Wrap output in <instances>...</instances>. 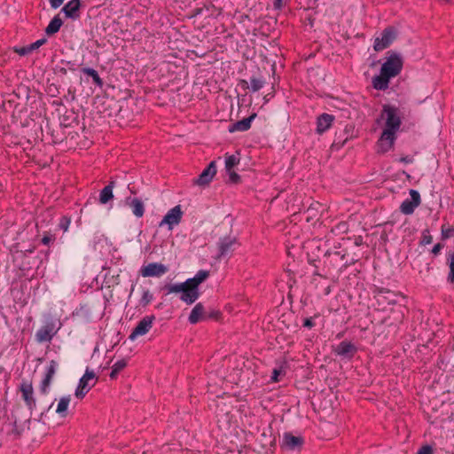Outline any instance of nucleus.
<instances>
[{"label":"nucleus","instance_id":"32","mask_svg":"<svg viewBox=\"0 0 454 454\" xmlns=\"http://www.w3.org/2000/svg\"><path fill=\"white\" fill-rule=\"evenodd\" d=\"M83 74L90 76L92 78V81H93V83L95 85H97L98 87L99 88H102L103 85H104V82L103 80L100 78V76L98 75V73L91 68V67H83L82 68L81 70Z\"/></svg>","mask_w":454,"mask_h":454},{"label":"nucleus","instance_id":"48","mask_svg":"<svg viewBox=\"0 0 454 454\" xmlns=\"http://www.w3.org/2000/svg\"><path fill=\"white\" fill-rule=\"evenodd\" d=\"M62 65H65V67L71 70L75 71L77 69L78 65L75 63V61H69V60H61L60 62Z\"/></svg>","mask_w":454,"mask_h":454},{"label":"nucleus","instance_id":"53","mask_svg":"<svg viewBox=\"0 0 454 454\" xmlns=\"http://www.w3.org/2000/svg\"><path fill=\"white\" fill-rule=\"evenodd\" d=\"M55 71L56 73L61 74L62 75H66L67 74V68L66 67L57 66Z\"/></svg>","mask_w":454,"mask_h":454},{"label":"nucleus","instance_id":"47","mask_svg":"<svg viewBox=\"0 0 454 454\" xmlns=\"http://www.w3.org/2000/svg\"><path fill=\"white\" fill-rule=\"evenodd\" d=\"M354 126L353 125H346L344 129L340 131L344 137L348 136V139L353 137Z\"/></svg>","mask_w":454,"mask_h":454},{"label":"nucleus","instance_id":"44","mask_svg":"<svg viewBox=\"0 0 454 454\" xmlns=\"http://www.w3.org/2000/svg\"><path fill=\"white\" fill-rule=\"evenodd\" d=\"M229 175V180L231 184H239L241 181L240 176L233 170L227 171Z\"/></svg>","mask_w":454,"mask_h":454},{"label":"nucleus","instance_id":"11","mask_svg":"<svg viewBox=\"0 0 454 454\" xmlns=\"http://www.w3.org/2000/svg\"><path fill=\"white\" fill-rule=\"evenodd\" d=\"M411 199L403 200L400 206V211L404 215H411L415 208L420 205V194L416 190H410Z\"/></svg>","mask_w":454,"mask_h":454},{"label":"nucleus","instance_id":"15","mask_svg":"<svg viewBox=\"0 0 454 454\" xmlns=\"http://www.w3.org/2000/svg\"><path fill=\"white\" fill-rule=\"evenodd\" d=\"M168 271V268L160 262H151L140 270V274L145 277H160Z\"/></svg>","mask_w":454,"mask_h":454},{"label":"nucleus","instance_id":"28","mask_svg":"<svg viewBox=\"0 0 454 454\" xmlns=\"http://www.w3.org/2000/svg\"><path fill=\"white\" fill-rule=\"evenodd\" d=\"M395 139H396V136L395 134H394L393 139H390V137L385 138L383 136V132H382L380 137L379 138V140L377 142L378 152L385 153L387 151H389L393 147Z\"/></svg>","mask_w":454,"mask_h":454},{"label":"nucleus","instance_id":"38","mask_svg":"<svg viewBox=\"0 0 454 454\" xmlns=\"http://www.w3.org/2000/svg\"><path fill=\"white\" fill-rule=\"evenodd\" d=\"M71 223V218L67 215H64L60 218L58 227L63 231H67Z\"/></svg>","mask_w":454,"mask_h":454},{"label":"nucleus","instance_id":"21","mask_svg":"<svg viewBox=\"0 0 454 454\" xmlns=\"http://www.w3.org/2000/svg\"><path fill=\"white\" fill-rule=\"evenodd\" d=\"M257 114L253 113L248 117L244 118L240 121H236L235 123L229 126L228 130L230 133H233L236 131H247L251 128L252 121L256 118Z\"/></svg>","mask_w":454,"mask_h":454},{"label":"nucleus","instance_id":"62","mask_svg":"<svg viewBox=\"0 0 454 454\" xmlns=\"http://www.w3.org/2000/svg\"><path fill=\"white\" fill-rule=\"evenodd\" d=\"M325 256H328L330 255V252L329 251H326L325 254Z\"/></svg>","mask_w":454,"mask_h":454},{"label":"nucleus","instance_id":"24","mask_svg":"<svg viewBox=\"0 0 454 454\" xmlns=\"http://www.w3.org/2000/svg\"><path fill=\"white\" fill-rule=\"evenodd\" d=\"M206 309L201 302L197 303L192 309L188 321L192 325H196L201 320H205Z\"/></svg>","mask_w":454,"mask_h":454},{"label":"nucleus","instance_id":"12","mask_svg":"<svg viewBox=\"0 0 454 454\" xmlns=\"http://www.w3.org/2000/svg\"><path fill=\"white\" fill-rule=\"evenodd\" d=\"M58 366H59V364L55 360H51L49 364L46 366L44 378L43 379V380L40 384V392L43 395L48 394L49 387H50L52 379L56 373Z\"/></svg>","mask_w":454,"mask_h":454},{"label":"nucleus","instance_id":"59","mask_svg":"<svg viewBox=\"0 0 454 454\" xmlns=\"http://www.w3.org/2000/svg\"><path fill=\"white\" fill-rule=\"evenodd\" d=\"M201 12H202V9L197 8L194 10V15H199L201 13Z\"/></svg>","mask_w":454,"mask_h":454},{"label":"nucleus","instance_id":"18","mask_svg":"<svg viewBox=\"0 0 454 454\" xmlns=\"http://www.w3.org/2000/svg\"><path fill=\"white\" fill-rule=\"evenodd\" d=\"M265 80L262 77L253 76L250 78V85L248 82L245 79H240L239 81V86L244 90L247 91L250 89L253 92H256L260 90L265 84Z\"/></svg>","mask_w":454,"mask_h":454},{"label":"nucleus","instance_id":"61","mask_svg":"<svg viewBox=\"0 0 454 454\" xmlns=\"http://www.w3.org/2000/svg\"><path fill=\"white\" fill-rule=\"evenodd\" d=\"M315 262H316L315 260H309V264H311V265H313L314 267L317 268V266L315 264Z\"/></svg>","mask_w":454,"mask_h":454},{"label":"nucleus","instance_id":"46","mask_svg":"<svg viewBox=\"0 0 454 454\" xmlns=\"http://www.w3.org/2000/svg\"><path fill=\"white\" fill-rule=\"evenodd\" d=\"M416 454H434L432 446L426 444L419 449Z\"/></svg>","mask_w":454,"mask_h":454},{"label":"nucleus","instance_id":"45","mask_svg":"<svg viewBox=\"0 0 454 454\" xmlns=\"http://www.w3.org/2000/svg\"><path fill=\"white\" fill-rule=\"evenodd\" d=\"M221 317V312L219 310L211 309L210 311L207 312L205 314V320L206 319H215L218 320Z\"/></svg>","mask_w":454,"mask_h":454},{"label":"nucleus","instance_id":"43","mask_svg":"<svg viewBox=\"0 0 454 454\" xmlns=\"http://www.w3.org/2000/svg\"><path fill=\"white\" fill-rule=\"evenodd\" d=\"M442 236L443 239H450L454 236V227L450 226L445 228L444 225L442 227Z\"/></svg>","mask_w":454,"mask_h":454},{"label":"nucleus","instance_id":"56","mask_svg":"<svg viewBox=\"0 0 454 454\" xmlns=\"http://www.w3.org/2000/svg\"><path fill=\"white\" fill-rule=\"evenodd\" d=\"M399 160L403 163L409 164L413 161V158L407 155V156H403V157L400 158Z\"/></svg>","mask_w":454,"mask_h":454},{"label":"nucleus","instance_id":"41","mask_svg":"<svg viewBox=\"0 0 454 454\" xmlns=\"http://www.w3.org/2000/svg\"><path fill=\"white\" fill-rule=\"evenodd\" d=\"M56 237L54 234H51L50 232H44L41 239V243L45 246H50V244L53 243Z\"/></svg>","mask_w":454,"mask_h":454},{"label":"nucleus","instance_id":"58","mask_svg":"<svg viewBox=\"0 0 454 454\" xmlns=\"http://www.w3.org/2000/svg\"><path fill=\"white\" fill-rule=\"evenodd\" d=\"M68 96H71V99L74 100L75 95L74 91H71V90H68Z\"/></svg>","mask_w":454,"mask_h":454},{"label":"nucleus","instance_id":"33","mask_svg":"<svg viewBox=\"0 0 454 454\" xmlns=\"http://www.w3.org/2000/svg\"><path fill=\"white\" fill-rule=\"evenodd\" d=\"M348 140V136H346L344 137L342 135V133H338L336 132L335 133V138L331 145V148L333 150H340V148H342L344 146V145L346 144V142Z\"/></svg>","mask_w":454,"mask_h":454},{"label":"nucleus","instance_id":"23","mask_svg":"<svg viewBox=\"0 0 454 454\" xmlns=\"http://www.w3.org/2000/svg\"><path fill=\"white\" fill-rule=\"evenodd\" d=\"M22 398L27 406L32 410L35 406V399L34 398V390L31 383L23 382L20 385Z\"/></svg>","mask_w":454,"mask_h":454},{"label":"nucleus","instance_id":"60","mask_svg":"<svg viewBox=\"0 0 454 454\" xmlns=\"http://www.w3.org/2000/svg\"><path fill=\"white\" fill-rule=\"evenodd\" d=\"M313 275H314V276L323 277V276L318 272V270H316L313 272Z\"/></svg>","mask_w":454,"mask_h":454},{"label":"nucleus","instance_id":"6","mask_svg":"<svg viewBox=\"0 0 454 454\" xmlns=\"http://www.w3.org/2000/svg\"><path fill=\"white\" fill-rule=\"evenodd\" d=\"M209 277V271L206 270H199L193 278L186 279V284L189 286L188 292L185 296L194 298L195 301L199 299L200 293L199 286L203 283Z\"/></svg>","mask_w":454,"mask_h":454},{"label":"nucleus","instance_id":"36","mask_svg":"<svg viewBox=\"0 0 454 454\" xmlns=\"http://www.w3.org/2000/svg\"><path fill=\"white\" fill-rule=\"evenodd\" d=\"M239 160H240V159L234 154L226 156V158H225L226 171L232 170V168L239 163Z\"/></svg>","mask_w":454,"mask_h":454},{"label":"nucleus","instance_id":"10","mask_svg":"<svg viewBox=\"0 0 454 454\" xmlns=\"http://www.w3.org/2000/svg\"><path fill=\"white\" fill-rule=\"evenodd\" d=\"M82 2L81 0H70L60 10L66 19L76 20L81 17V8Z\"/></svg>","mask_w":454,"mask_h":454},{"label":"nucleus","instance_id":"63","mask_svg":"<svg viewBox=\"0 0 454 454\" xmlns=\"http://www.w3.org/2000/svg\"><path fill=\"white\" fill-rule=\"evenodd\" d=\"M453 349H454V346H453Z\"/></svg>","mask_w":454,"mask_h":454},{"label":"nucleus","instance_id":"55","mask_svg":"<svg viewBox=\"0 0 454 454\" xmlns=\"http://www.w3.org/2000/svg\"><path fill=\"white\" fill-rule=\"evenodd\" d=\"M283 5H284L283 0H274L273 1V6H274V9H276V10L282 9Z\"/></svg>","mask_w":454,"mask_h":454},{"label":"nucleus","instance_id":"30","mask_svg":"<svg viewBox=\"0 0 454 454\" xmlns=\"http://www.w3.org/2000/svg\"><path fill=\"white\" fill-rule=\"evenodd\" d=\"M413 269H418L419 273L421 278H426L429 275L431 267L429 262H425L423 264V260L420 257H418L414 260Z\"/></svg>","mask_w":454,"mask_h":454},{"label":"nucleus","instance_id":"37","mask_svg":"<svg viewBox=\"0 0 454 454\" xmlns=\"http://www.w3.org/2000/svg\"><path fill=\"white\" fill-rule=\"evenodd\" d=\"M153 299V294L150 292V290L145 289L143 291L142 297L139 301V304L142 307H146Z\"/></svg>","mask_w":454,"mask_h":454},{"label":"nucleus","instance_id":"5","mask_svg":"<svg viewBox=\"0 0 454 454\" xmlns=\"http://www.w3.org/2000/svg\"><path fill=\"white\" fill-rule=\"evenodd\" d=\"M239 246V240L234 236H225L219 239L217 243L218 253L216 260L230 258L236 247Z\"/></svg>","mask_w":454,"mask_h":454},{"label":"nucleus","instance_id":"22","mask_svg":"<svg viewBox=\"0 0 454 454\" xmlns=\"http://www.w3.org/2000/svg\"><path fill=\"white\" fill-rule=\"evenodd\" d=\"M125 204L131 209L136 217L140 218L144 215L145 205L140 199L136 197H127L125 199Z\"/></svg>","mask_w":454,"mask_h":454},{"label":"nucleus","instance_id":"39","mask_svg":"<svg viewBox=\"0 0 454 454\" xmlns=\"http://www.w3.org/2000/svg\"><path fill=\"white\" fill-rule=\"evenodd\" d=\"M432 241H433V237L431 236L429 230L425 229L422 231V237H421V240L419 242L420 245H422V246L428 245V244H431Z\"/></svg>","mask_w":454,"mask_h":454},{"label":"nucleus","instance_id":"34","mask_svg":"<svg viewBox=\"0 0 454 454\" xmlns=\"http://www.w3.org/2000/svg\"><path fill=\"white\" fill-rule=\"evenodd\" d=\"M447 264L450 267V272L447 278L448 282L454 283V252L449 251L446 254Z\"/></svg>","mask_w":454,"mask_h":454},{"label":"nucleus","instance_id":"51","mask_svg":"<svg viewBox=\"0 0 454 454\" xmlns=\"http://www.w3.org/2000/svg\"><path fill=\"white\" fill-rule=\"evenodd\" d=\"M302 325L309 329L312 328L315 325V323L313 322V317L304 318Z\"/></svg>","mask_w":454,"mask_h":454},{"label":"nucleus","instance_id":"52","mask_svg":"<svg viewBox=\"0 0 454 454\" xmlns=\"http://www.w3.org/2000/svg\"><path fill=\"white\" fill-rule=\"evenodd\" d=\"M65 0H49L50 5L52 9H58L62 5Z\"/></svg>","mask_w":454,"mask_h":454},{"label":"nucleus","instance_id":"50","mask_svg":"<svg viewBox=\"0 0 454 454\" xmlns=\"http://www.w3.org/2000/svg\"><path fill=\"white\" fill-rule=\"evenodd\" d=\"M47 92L51 97H56L59 93V88L55 84H51L47 88Z\"/></svg>","mask_w":454,"mask_h":454},{"label":"nucleus","instance_id":"19","mask_svg":"<svg viewBox=\"0 0 454 454\" xmlns=\"http://www.w3.org/2000/svg\"><path fill=\"white\" fill-rule=\"evenodd\" d=\"M283 444L291 450H300L304 444V439L301 436H295L292 433H285L283 435Z\"/></svg>","mask_w":454,"mask_h":454},{"label":"nucleus","instance_id":"17","mask_svg":"<svg viewBox=\"0 0 454 454\" xmlns=\"http://www.w3.org/2000/svg\"><path fill=\"white\" fill-rule=\"evenodd\" d=\"M372 293L374 297L378 299V301H385L387 304L396 303L395 298L397 294L387 288L375 286Z\"/></svg>","mask_w":454,"mask_h":454},{"label":"nucleus","instance_id":"4","mask_svg":"<svg viewBox=\"0 0 454 454\" xmlns=\"http://www.w3.org/2000/svg\"><path fill=\"white\" fill-rule=\"evenodd\" d=\"M398 36V30L393 27L388 26L385 27L380 37H376L374 39L373 49L375 51H381L387 48H388Z\"/></svg>","mask_w":454,"mask_h":454},{"label":"nucleus","instance_id":"29","mask_svg":"<svg viewBox=\"0 0 454 454\" xmlns=\"http://www.w3.org/2000/svg\"><path fill=\"white\" fill-rule=\"evenodd\" d=\"M74 122H78V114L74 110L66 111L60 117V125L66 128L72 126Z\"/></svg>","mask_w":454,"mask_h":454},{"label":"nucleus","instance_id":"9","mask_svg":"<svg viewBox=\"0 0 454 454\" xmlns=\"http://www.w3.org/2000/svg\"><path fill=\"white\" fill-rule=\"evenodd\" d=\"M154 320L155 317L153 315L143 317L137 323V326L132 330L131 333L129 336V339L130 340H135L138 336H142L147 333L149 330L152 328Z\"/></svg>","mask_w":454,"mask_h":454},{"label":"nucleus","instance_id":"27","mask_svg":"<svg viewBox=\"0 0 454 454\" xmlns=\"http://www.w3.org/2000/svg\"><path fill=\"white\" fill-rule=\"evenodd\" d=\"M115 186L114 180L110 181L109 184L105 186L99 193V202L101 204H106L114 199L113 189Z\"/></svg>","mask_w":454,"mask_h":454},{"label":"nucleus","instance_id":"1","mask_svg":"<svg viewBox=\"0 0 454 454\" xmlns=\"http://www.w3.org/2000/svg\"><path fill=\"white\" fill-rule=\"evenodd\" d=\"M387 60L380 67V73L372 78V86L378 90H386L389 86L391 78L397 76L403 67V60L401 55L394 51L387 53Z\"/></svg>","mask_w":454,"mask_h":454},{"label":"nucleus","instance_id":"7","mask_svg":"<svg viewBox=\"0 0 454 454\" xmlns=\"http://www.w3.org/2000/svg\"><path fill=\"white\" fill-rule=\"evenodd\" d=\"M97 376L93 371L87 369L83 376L80 379L78 386L75 389V396L78 399H82L86 394L95 386L97 382Z\"/></svg>","mask_w":454,"mask_h":454},{"label":"nucleus","instance_id":"25","mask_svg":"<svg viewBox=\"0 0 454 454\" xmlns=\"http://www.w3.org/2000/svg\"><path fill=\"white\" fill-rule=\"evenodd\" d=\"M46 42H47L46 38H41L29 45L23 46V47H15L14 52H16L20 56H26V55L30 54L33 51H35L38 48H40L41 46H43V44H45Z\"/></svg>","mask_w":454,"mask_h":454},{"label":"nucleus","instance_id":"57","mask_svg":"<svg viewBox=\"0 0 454 454\" xmlns=\"http://www.w3.org/2000/svg\"><path fill=\"white\" fill-rule=\"evenodd\" d=\"M119 372H118V371H117L116 369H114V367H112V371H111V372H110V375H109V376H110V378H111L112 380L116 379V378H117V375L119 374Z\"/></svg>","mask_w":454,"mask_h":454},{"label":"nucleus","instance_id":"14","mask_svg":"<svg viewBox=\"0 0 454 454\" xmlns=\"http://www.w3.org/2000/svg\"><path fill=\"white\" fill-rule=\"evenodd\" d=\"M163 289L167 290L168 294L180 293L181 294L180 300L188 305H191L195 302V300L193 297L191 298V300H189L190 298L185 296L186 292H188V290H189V286L186 284V280L183 283H178V284H167L164 286Z\"/></svg>","mask_w":454,"mask_h":454},{"label":"nucleus","instance_id":"2","mask_svg":"<svg viewBox=\"0 0 454 454\" xmlns=\"http://www.w3.org/2000/svg\"><path fill=\"white\" fill-rule=\"evenodd\" d=\"M381 117H386V127L383 130L384 137L393 139L394 134L395 135L402 123L399 108L392 105H384Z\"/></svg>","mask_w":454,"mask_h":454},{"label":"nucleus","instance_id":"13","mask_svg":"<svg viewBox=\"0 0 454 454\" xmlns=\"http://www.w3.org/2000/svg\"><path fill=\"white\" fill-rule=\"evenodd\" d=\"M183 212L180 205L171 208L163 219L160 222L159 226L161 227L165 224L168 225V230H172L174 225H177L182 219Z\"/></svg>","mask_w":454,"mask_h":454},{"label":"nucleus","instance_id":"3","mask_svg":"<svg viewBox=\"0 0 454 454\" xmlns=\"http://www.w3.org/2000/svg\"><path fill=\"white\" fill-rule=\"evenodd\" d=\"M61 324L52 317H48L43 325L35 333V340L39 343L50 342L60 329Z\"/></svg>","mask_w":454,"mask_h":454},{"label":"nucleus","instance_id":"35","mask_svg":"<svg viewBox=\"0 0 454 454\" xmlns=\"http://www.w3.org/2000/svg\"><path fill=\"white\" fill-rule=\"evenodd\" d=\"M286 375V363L280 365L278 368H274L272 371L271 380L273 382H278L280 378Z\"/></svg>","mask_w":454,"mask_h":454},{"label":"nucleus","instance_id":"20","mask_svg":"<svg viewBox=\"0 0 454 454\" xmlns=\"http://www.w3.org/2000/svg\"><path fill=\"white\" fill-rule=\"evenodd\" d=\"M334 119H335L334 116L330 114L324 113L322 114H320L317 118L316 132L319 135H322L323 133H325L326 130H328L331 128Z\"/></svg>","mask_w":454,"mask_h":454},{"label":"nucleus","instance_id":"40","mask_svg":"<svg viewBox=\"0 0 454 454\" xmlns=\"http://www.w3.org/2000/svg\"><path fill=\"white\" fill-rule=\"evenodd\" d=\"M23 431H24L23 427L20 425H18L17 419H14L12 422V431L10 434L15 435L18 438L21 435Z\"/></svg>","mask_w":454,"mask_h":454},{"label":"nucleus","instance_id":"54","mask_svg":"<svg viewBox=\"0 0 454 454\" xmlns=\"http://www.w3.org/2000/svg\"><path fill=\"white\" fill-rule=\"evenodd\" d=\"M442 247L443 246L441 243H437L436 245L434 246V247L432 249V253L434 254H438L440 253V251L442 250Z\"/></svg>","mask_w":454,"mask_h":454},{"label":"nucleus","instance_id":"31","mask_svg":"<svg viewBox=\"0 0 454 454\" xmlns=\"http://www.w3.org/2000/svg\"><path fill=\"white\" fill-rule=\"evenodd\" d=\"M70 401L71 395H67L60 398L56 409V413H58L61 418L67 417Z\"/></svg>","mask_w":454,"mask_h":454},{"label":"nucleus","instance_id":"26","mask_svg":"<svg viewBox=\"0 0 454 454\" xmlns=\"http://www.w3.org/2000/svg\"><path fill=\"white\" fill-rule=\"evenodd\" d=\"M62 25H63V20L60 18V15L57 14L56 16H54L51 19V20L46 27V28L44 30L46 35L51 36V35H55L56 33H58Z\"/></svg>","mask_w":454,"mask_h":454},{"label":"nucleus","instance_id":"8","mask_svg":"<svg viewBox=\"0 0 454 454\" xmlns=\"http://www.w3.org/2000/svg\"><path fill=\"white\" fill-rule=\"evenodd\" d=\"M357 350V347L347 340L340 341L333 348V351L336 356L347 360L352 359L356 354Z\"/></svg>","mask_w":454,"mask_h":454},{"label":"nucleus","instance_id":"42","mask_svg":"<svg viewBox=\"0 0 454 454\" xmlns=\"http://www.w3.org/2000/svg\"><path fill=\"white\" fill-rule=\"evenodd\" d=\"M259 441L262 448H266L268 445L272 446L275 443V438L268 442V434L265 432L262 433Z\"/></svg>","mask_w":454,"mask_h":454},{"label":"nucleus","instance_id":"49","mask_svg":"<svg viewBox=\"0 0 454 454\" xmlns=\"http://www.w3.org/2000/svg\"><path fill=\"white\" fill-rule=\"evenodd\" d=\"M127 366V361L125 359L118 360L114 363V364L112 366L114 369H116L118 372H121Z\"/></svg>","mask_w":454,"mask_h":454},{"label":"nucleus","instance_id":"16","mask_svg":"<svg viewBox=\"0 0 454 454\" xmlns=\"http://www.w3.org/2000/svg\"><path fill=\"white\" fill-rule=\"evenodd\" d=\"M216 174L215 161H211L200 175L194 180V184L200 186L208 185Z\"/></svg>","mask_w":454,"mask_h":454}]
</instances>
